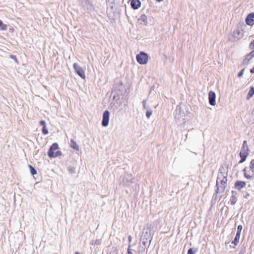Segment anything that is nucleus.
I'll list each match as a JSON object with an SVG mask.
<instances>
[{"label":"nucleus","mask_w":254,"mask_h":254,"mask_svg":"<svg viewBox=\"0 0 254 254\" xmlns=\"http://www.w3.org/2000/svg\"><path fill=\"white\" fill-rule=\"evenodd\" d=\"M244 69H243L238 74V76L239 77H241V76H243V74H244Z\"/></svg>","instance_id":"obj_31"},{"label":"nucleus","mask_w":254,"mask_h":254,"mask_svg":"<svg viewBox=\"0 0 254 254\" xmlns=\"http://www.w3.org/2000/svg\"><path fill=\"white\" fill-rule=\"evenodd\" d=\"M118 249L115 247L109 249L107 254H118Z\"/></svg>","instance_id":"obj_16"},{"label":"nucleus","mask_w":254,"mask_h":254,"mask_svg":"<svg viewBox=\"0 0 254 254\" xmlns=\"http://www.w3.org/2000/svg\"><path fill=\"white\" fill-rule=\"evenodd\" d=\"M246 23L249 26L254 25V12H252L248 15L246 18Z\"/></svg>","instance_id":"obj_8"},{"label":"nucleus","mask_w":254,"mask_h":254,"mask_svg":"<svg viewBox=\"0 0 254 254\" xmlns=\"http://www.w3.org/2000/svg\"><path fill=\"white\" fill-rule=\"evenodd\" d=\"M30 173L32 175H35L37 174V171L35 168H34L31 165H29Z\"/></svg>","instance_id":"obj_23"},{"label":"nucleus","mask_w":254,"mask_h":254,"mask_svg":"<svg viewBox=\"0 0 254 254\" xmlns=\"http://www.w3.org/2000/svg\"><path fill=\"white\" fill-rule=\"evenodd\" d=\"M237 201V198L236 197L232 196L230 199V203L232 205H234Z\"/></svg>","instance_id":"obj_24"},{"label":"nucleus","mask_w":254,"mask_h":254,"mask_svg":"<svg viewBox=\"0 0 254 254\" xmlns=\"http://www.w3.org/2000/svg\"><path fill=\"white\" fill-rule=\"evenodd\" d=\"M131 236H129V237H128V240H129V242H130V241H131Z\"/></svg>","instance_id":"obj_37"},{"label":"nucleus","mask_w":254,"mask_h":254,"mask_svg":"<svg viewBox=\"0 0 254 254\" xmlns=\"http://www.w3.org/2000/svg\"><path fill=\"white\" fill-rule=\"evenodd\" d=\"M42 133L45 135L49 133L48 130L46 128V127H43L42 129Z\"/></svg>","instance_id":"obj_28"},{"label":"nucleus","mask_w":254,"mask_h":254,"mask_svg":"<svg viewBox=\"0 0 254 254\" xmlns=\"http://www.w3.org/2000/svg\"><path fill=\"white\" fill-rule=\"evenodd\" d=\"M143 22V15H141L140 17L138 19V23L140 24V25L142 24V23Z\"/></svg>","instance_id":"obj_29"},{"label":"nucleus","mask_w":254,"mask_h":254,"mask_svg":"<svg viewBox=\"0 0 254 254\" xmlns=\"http://www.w3.org/2000/svg\"><path fill=\"white\" fill-rule=\"evenodd\" d=\"M101 244V240L100 239H97L96 240H92L91 242L92 245H99Z\"/></svg>","instance_id":"obj_19"},{"label":"nucleus","mask_w":254,"mask_h":254,"mask_svg":"<svg viewBox=\"0 0 254 254\" xmlns=\"http://www.w3.org/2000/svg\"><path fill=\"white\" fill-rule=\"evenodd\" d=\"M62 154V152L60 151H57L56 153L53 154V156H51V158H55L61 156Z\"/></svg>","instance_id":"obj_20"},{"label":"nucleus","mask_w":254,"mask_h":254,"mask_svg":"<svg viewBox=\"0 0 254 254\" xmlns=\"http://www.w3.org/2000/svg\"><path fill=\"white\" fill-rule=\"evenodd\" d=\"M73 68L75 72L80 76L82 79H85L86 76L85 72L83 68L77 64L74 63L73 64Z\"/></svg>","instance_id":"obj_5"},{"label":"nucleus","mask_w":254,"mask_h":254,"mask_svg":"<svg viewBox=\"0 0 254 254\" xmlns=\"http://www.w3.org/2000/svg\"><path fill=\"white\" fill-rule=\"evenodd\" d=\"M40 124L43 126V127H46V123L45 121H41L40 122Z\"/></svg>","instance_id":"obj_32"},{"label":"nucleus","mask_w":254,"mask_h":254,"mask_svg":"<svg viewBox=\"0 0 254 254\" xmlns=\"http://www.w3.org/2000/svg\"><path fill=\"white\" fill-rule=\"evenodd\" d=\"M254 95V87L252 86L251 87V89L249 91V93L248 94L247 99H250V98L253 97Z\"/></svg>","instance_id":"obj_17"},{"label":"nucleus","mask_w":254,"mask_h":254,"mask_svg":"<svg viewBox=\"0 0 254 254\" xmlns=\"http://www.w3.org/2000/svg\"><path fill=\"white\" fill-rule=\"evenodd\" d=\"M130 5L133 9H137L141 5V2L139 0H131Z\"/></svg>","instance_id":"obj_13"},{"label":"nucleus","mask_w":254,"mask_h":254,"mask_svg":"<svg viewBox=\"0 0 254 254\" xmlns=\"http://www.w3.org/2000/svg\"><path fill=\"white\" fill-rule=\"evenodd\" d=\"M144 17H146V16H145V15H144ZM143 21H144V23H145V19H144V20H143Z\"/></svg>","instance_id":"obj_40"},{"label":"nucleus","mask_w":254,"mask_h":254,"mask_svg":"<svg viewBox=\"0 0 254 254\" xmlns=\"http://www.w3.org/2000/svg\"><path fill=\"white\" fill-rule=\"evenodd\" d=\"M70 147L73 149L78 151L79 150V147L78 145L77 144L76 142L72 139H70Z\"/></svg>","instance_id":"obj_14"},{"label":"nucleus","mask_w":254,"mask_h":254,"mask_svg":"<svg viewBox=\"0 0 254 254\" xmlns=\"http://www.w3.org/2000/svg\"><path fill=\"white\" fill-rule=\"evenodd\" d=\"M250 72L251 73H254V67L251 69Z\"/></svg>","instance_id":"obj_34"},{"label":"nucleus","mask_w":254,"mask_h":254,"mask_svg":"<svg viewBox=\"0 0 254 254\" xmlns=\"http://www.w3.org/2000/svg\"><path fill=\"white\" fill-rule=\"evenodd\" d=\"M120 85H121V89H123V85L122 83V82H120Z\"/></svg>","instance_id":"obj_36"},{"label":"nucleus","mask_w":254,"mask_h":254,"mask_svg":"<svg viewBox=\"0 0 254 254\" xmlns=\"http://www.w3.org/2000/svg\"><path fill=\"white\" fill-rule=\"evenodd\" d=\"M152 114V111L151 110H148L147 111L146 113V116L147 118H149Z\"/></svg>","instance_id":"obj_26"},{"label":"nucleus","mask_w":254,"mask_h":254,"mask_svg":"<svg viewBox=\"0 0 254 254\" xmlns=\"http://www.w3.org/2000/svg\"><path fill=\"white\" fill-rule=\"evenodd\" d=\"M158 2H161L163 0H156Z\"/></svg>","instance_id":"obj_38"},{"label":"nucleus","mask_w":254,"mask_h":254,"mask_svg":"<svg viewBox=\"0 0 254 254\" xmlns=\"http://www.w3.org/2000/svg\"><path fill=\"white\" fill-rule=\"evenodd\" d=\"M233 36L235 40H238L244 37V31L238 28L234 32Z\"/></svg>","instance_id":"obj_7"},{"label":"nucleus","mask_w":254,"mask_h":254,"mask_svg":"<svg viewBox=\"0 0 254 254\" xmlns=\"http://www.w3.org/2000/svg\"><path fill=\"white\" fill-rule=\"evenodd\" d=\"M59 148V145L57 143H53L50 147L48 152V155L50 157L51 156H53L54 151L57 150Z\"/></svg>","instance_id":"obj_11"},{"label":"nucleus","mask_w":254,"mask_h":254,"mask_svg":"<svg viewBox=\"0 0 254 254\" xmlns=\"http://www.w3.org/2000/svg\"><path fill=\"white\" fill-rule=\"evenodd\" d=\"M128 254H133L130 251V250L128 249Z\"/></svg>","instance_id":"obj_35"},{"label":"nucleus","mask_w":254,"mask_h":254,"mask_svg":"<svg viewBox=\"0 0 254 254\" xmlns=\"http://www.w3.org/2000/svg\"><path fill=\"white\" fill-rule=\"evenodd\" d=\"M6 29V25L3 24L2 21L0 20V30H5Z\"/></svg>","instance_id":"obj_22"},{"label":"nucleus","mask_w":254,"mask_h":254,"mask_svg":"<svg viewBox=\"0 0 254 254\" xmlns=\"http://www.w3.org/2000/svg\"><path fill=\"white\" fill-rule=\"evenodd\" d=\"M244 177L248 179H253L254 177V159L252 160L249 167L245 168L243 170Z\"/></svg>","instance_id":"obj_1"},{"label":"nucleus","mask_w":254,"mask_h":254,"mask_svg":"<svg viewBox=\"0 0 254 254\" xmlns=\"http://www.w3.org/2000/svg\"><path fill=\"white\" fill-rule=\"evenodd\" d=\"M75 254H80L79 252H76Z\"/></svg>","instance_id":"obj_39"},{"label":"nucleus","mask_w":254,"mask_h":254,"mask_svg":"<svg viewBox=\"0 0 254 254\" xmlns=\"http://www.w3.org/2000/svg\"><path fill=\"white\" fill-rule=\"evenodd\" d=\"M246 186V183L244 181H237L235 183V187L238 190H241Z\"/></svg>","instance_id":"obj_12"},{"label":"nucleus","mask_w":254,"mask_h":254,"mask_svg":"<svg viewBox=\"0 0 254 254\" xmlns=\"http://www.w3.org/2000/svg\"><path fill=\"white\" fill-rule=\"evenodd\" d=\"M197 252V249L190 248L188 251V254H194Z\"/></svg>","instance_id":"obj_21"},{"label":"nucleus","mask_w":254,"mask_h":254,"mask_svg":"<svg viewBox=\"0 0 254 254\" xmlns=\"http://www.w3.org/2000/svg\"><path fill=\"white\" fill-rule=\"evenodd\" d=\"M136 60L138 63L143 64V51H141L136 56Z\"/></svg>","instance_id":"obj_15"},{"label":"nucleus","mask_w":254,"mask_h":254,"mask_svg":"<svg viewBox=\"0 0 254 254\" xmlns=\"http://www.w3.org/2000/svg\"><path fill=\"white\" fill-rule=\"evenodd\" d=\"M249 152L250 150L248 145L247 141L245 140L243 142V144L240 152V156L241 159L239 161V163H242L246 160L247 157L249 154Z\"/></svg>","instance_id":"obj_2"},{"label":"nucleus","mask_w":254,"mask_h":254,"mask_svg":"<svg viewBox=\"0 0 254 254\" xmlns=\"http://www.w3.org/2000/svg\"><path fill=\"white\" fill-rule=\"evenodd\" d=\"M227 179H220L216 181V186L217 187V193H222L224 191L225 188L227 187Z\"/></svg>","instance_id":"obj_3"},{"label":"nucleus","mask_w":254,"mask_h":254,"mask_svg":"<svg viewBox=\"0 0 254 254\" xmlns=\"http://www.w3.org/2000/svg\"><path fill=\"white\" fill-rule=\"evenodd\" d=\"M148 61V56L147 54L144 52V64H146Z\"/></svg>","instance_id":"obj_25"},{"label":"nucleus","mask_w":254,"mask_h":254,"mask_svg":"<svg viewBox=\"0 0 254 254\" xmlns=\"http://www.w3.org/2000/svg\"><path fill=\"white\" fill-rule=\"evenodd\" d=\"M254 57V49L249 54L243 61V64L244 65L248 64L250 61Z\"/></svg>","instance_id":"obj_10"},{"label":"nucleus","mask_w":254,"mask_h":254,"mask_svg":"<svg viewBox=\"0 0 254 254\" xmlns=\"http://www.w3.org/2000/svg\"><path fill=\"white\" fill-rule=\"evenodd\" d=\"M242 225H239L237 228V231L236 234H239L241 235V233L242 230Z\"/></svg>","instance_id":"obj_27"},{"label":"nucleus","mask_w":254,"mask_h":254,"mask_svg":"<svg viewBox=\"0 0 254 254\" xmlns=\"http://www.w3.org/2000/svg\"><path fill=\"white\" fill-rule=\"evenodd\" d=\"M110 118V113L108 111H105L103 115L102 125L105 127L108 126Z\"/></svg>","instance_id":"obj_6"},{"label":"nucleus","mask_w":254,"mask_h":254,"mask_svg":"<svg viewBox=\"0 0 254 254\" xmlns=\"http://www.w3.org/2000/svg\"><path fill=\"white\" fill-rule=\"evenodd\" d=\"M123 184L124 186H128V185H129V184L127 182H126L124 180L123 181Z\"/></svg>","instance_id":"obj_33"},{"label":"nucleus","mask_w":254,"mask_h":254,"mask_svg":"<svg viewBox=\"0 0 254 254\" xmlns=\"http://www.w3.org/2000/svg\"><path fill=\"white\" fill-rule=\"evenodd\" d=\"M228 170L223 166H221L218 171L217 179H227Z\"/></svg>","instance_id":"obj_4"},{"label":"nucleus","mask_w":254,"mask_h":254,"mask_svg":"<svg viewBox=\"0 0 254 254\" xmlns=\"http://www.w3.org/2000/svg\"><path fill=\"white\" fill-rule=\"evenodd\" d=\"M240 238V235L239 234H236L235 239L233 241H232V243L235 245H237L239 242V239Z\"/></svg>","instance_id":"obj_18"},{"label":"nucleus","mask_w":254,"mask_h":254,"mask_svg":"<svg viewBox=\"0 0 254 254\" xmlns=\"http://www.w3.org/2000/svg\"><path fill=\"white\" fill-rule=\"evenodd\" d=\"M216 94L215 93L212 91H210L208 94L209 103L212 106H214L216 104L215 102Z\"/></svg>","instance_id":"obj_9"},{"label":"nucleus","mask_w":254,"mask_h":254,"mask_svg":"<svg viewBox=\"0 0 254 254\" xmlns=\"http://www.w3.org/2000/svg\"><path fill=\"white\" fill-rule=\"evenodd\" d=\"M249 47L253 50L254 49V40L250 43Z\"/></svg>","instance_id":"obj_30"},{"label":"nucleus","mask_w":254,"mask_h":254,"mask_svg":"<svg viewBox=\"0 0 254 254\" xmlns=\"http://www.w3.org/2000/svg\"><path fill=\"white\" fill-rule=\"evenodd\" d=\"M151 89H154V86H152Z\"/></svg>","instance_id":"obj_41"}]
</instances>
